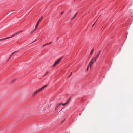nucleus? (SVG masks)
Listing matches in <instances>:
<instances>
[{
    "instance_id": "26",
    "label": "nucleus",
    "mask_w": 133,
    "mask_h": 133,
    "mask_svg": "<svg viewBox=\"0 0 133 133\" xmlns=\"http://www.w3.org/2000/svg\"><path fill=\"white\" fill-rule=\"evenodd\" d=\"M71 12V10H70V12Z\"/></svg>"
},
{
    "instance_id": "17",
    "label": "nucleus",
    "mask_w": 133,
    "mask_h": 133,
    "mask_svg": "<svg viewBox=\"0 0 133 133\" xmlns=\"http://www.w3.org/2000/svg\"><path fill=\"white\" fill-rule=\"evenodd\" d=\"M34 31H35V30H32L30 32V34H31Z\"/></svg>"
},
{
    "instance_id": "6",
    "label": "nucleus",
    "mask_w": 133,
    "mask_h": 133,
    "mask_svg": "<svg viewBox=\"0 0 133 133\" xmlns=\"http://www.w3.org/2000/svg\"><path fill=\"white\" fill-rule=\"evenodd\" d=\"M14 36H15V35H14V34L13 35L11 36V37H7V38H4L3 39H0V41L4 40H6V39H8L10 38H11L14 37Z\"/></svg>"
},
{
    "instance_id": "12",
    "label": "nucleus",
    "mask_w": 133,
    "mask_h": 133,
    "mask_svg": "<svg viewBox=\"0 0 133 133\" xmlns=\"http://www.w3.org/2000/svg\"><path fill=\"white\" fill-rule=\"evenodd\" d=\"M13 54L12 53L10 55V56L9 57V59H8V61L10 59V58H11V57L12 56V55Z\"/></svg>"
},
{
    "instance_id": "10",
    "label": "nucleus",
    "mask_w": 133,
    "mask_h": 133,
    "mask_svg": "<svg viewBox=\"0 0 133 133\" xmlns=\"http://www.w3.org/2000/svg\"><path fill=\"white\" fill-rule=\"evenodd\" d=\"M60 104H61V105H63V106H64L67 104V103H65L64 104H63L62 103H60Z\"/></svg>"
},
{
    "instance_id": "8",
    "label": "nucleus",
    "mask_w": 133,
    "mask_h": 133,
    "mask_svg": "<svg viewBox=\"0 0 133 133\" xmlns=\"http://www.w3.org/2000/svg\"><path fill=\"white\" fill-rule=\"evenodd\" d=\"M76 14L74 16H73V17H72V18L71 19V20H72L74 18H75V17H76Z\"/></svg>"
},
{
    "instance_id": "25",
    "label": "nucleus",
    "mask_w": 133,
    "mask_h": 133,
    "mask_svg": "<svg viewBox=\"0 0 133 133\" xmlns=\"http://www.w3.org/2000/svg\"><path fill=\"white\" fill-rule=\"evenodd\" d=\"M57 109V108H56V107H55V110H56V109Z\"/></svg>"
},
{
    "instance_id": "3",
    "label": "nucleus",
    "mask_w": 133,
    "mask_h": 133,
    "mask_svg": "<svg viewBox=\"0 0 133 133\" xmlns=\"http://www.w3.org/2000/svg\"><path fill=\"white\" fill-rule=\"evenodd\" d=\"M94 59V57H93L92 59L91 60V61H90V62L89 63V64L88 66L87 67V69H86V71H87L88 70V69L89 68V67L90 66V68L91 67V65H92L93 63L94 62H93V59Z\"/></svg>"
},
{
    "instance_id": "1",
    "label": "nucleus",
    "mask_w": 133,
    "mask_h": 133,
    "mask_svg": "<svg viewBox=\"0 0 133 133\" xmlns=\"http://www.w3.org/2000/svg\"><path fill=\"white\" fill-rule=\"evenodd\" d=\"M48 84H47L46 85L44 86L41 88L40 89H38V90H37L35 92H34L33 94V95L34 96L37 93H38V92L41 91L44 88H45L47 86Z\"/></svg>"
},
{
    "instance_id": "2",
    "label": "nucleus",
    "mask_w": 133,
    "mask_h": 133,
    "mask_svg": "<svg viewBox=\"0 0 133 133\" xmlns=\"http://www.w3.org/2000/svg\"><path fill=\"white\" fill-rule=\"evenodd\" d=\"M63 56H62L56 61L53 64V67H54L55 66L58 64L59 63L61 60L63 58Z\"/></svg>"
},
{
    "instance_id": "18",
    "label": "nucleus",
    "mask_w": 133,
    "mask_h": 133,
    "mask_svg": "<svg viewBox=\"0 0 133 133\" xmlns=\"http://www.w3.org/2000/svg\"><path fill=\"white\" fill-rule=\"evenodd\" d=\"M23 31L22 30H21L19 31H18V34H19V33H21Z\"/></svg>"
},
{
    "instance_id": "14",
    "label": "nucleus",
    "mask_w": 133,
    "mask_h": 133,
    "mask_svg": "<svg viewBox=\"0 0 133 133\" xmlns=\"http://www.w3.org/2000/svg\"><path fill=\"white\" fill-rule=\"evenodd\" d=\"M48 72H47L45 74V75H43V77H44V76H46L48 74Z\"/></svg>"
},
{
    "instance_id": "21",
    "label": "nucleus",
    "mask_w": 133,
    "mask_h": 133,
    "mask_svg": "<svg viewBox=\"0 0 133 133\" xmlns=\"http://www.w3.org/2000/svg\"><path fill=\"white\" fill-rule=\"evenodd\" d=\"M97 21H96L93 24V25L92 26V27H93L94 26V24H95V23Z\"/></svg>"
},
{
    "instance_id": "22",
    "label": "nucleus",
    "mask_w": 133,
    "mask_h": 133,
    "mask_svg": "<svg viewBox=\"0 0 133 133\" xmlns=\"http://www.w3.org/2000/svg\"><path fill=\"white\" fill-rule=\"evenodd\" d=\"M36 40H35L34 41H33V42H35L36 41Z\"/></svg>"
},
{
    "instance_id": "5",
    "label": "nucleus",
    "mask_w": 133,
    "mask_h": 133,
    "mask_svg": "<svg viewBox=\"0 0 133 133\" xmlns=\"http://www.w3.org/2000/svg\"><path fill=\"white\" fill-rule=\"evenodd\" d=\"M43 17V16L41 17L40 18L38 21L37 22V24L36 25V28H37V26H38V25L39 24V22L41 21Z\"/></svg>"
},
{
    "instance_id": "11",
    "label": "nucleus",
    "mask_w": 133,
    "mask_h": 133,
    "mask_svg": "<svg viewBox=\"0 0 133 133\" xmlns=\"http://www.w3.org/2000/svg\"><path fill=\"white\" fill-rule=\"evenodd\" d=\"M48 45V44H47V43H46V44H44L42 46V47H44V46L47 45Z\"/></svg>"
},
{
    "instance_id": "27",
    "label": "nucleus",
    "mask_w": 133,
    "mask_h": 133,
    "mask_svg": "<svg viewBox=\"0 0 133 133\" xmlns=\"http://www.w3.org/2000/svg\"><path fill=\"white\" fill-rule=\"evenodd\" d=\"M58 39V37H57V40Z\"/></svg>"
},
{
    "instance_id": "9",
    "label": "nucleus",
    "mask_w": 133,
    "mask_h": 133,
    "mask_svg": "<svg viewBox=\"0 0 133 133\" xmlns=\"http://www.w3.org/2000/svg\"><path fill=\"white\" fill-rule=\"evenodd\" d=\"M71 99V98H69V99H68V100L67 101V102L66 103H67V104H68V103L70 102V99Z\"/></svg>"
},
{
    "instance_id": "19",
    "label": "nucleus",
    "mask_w": 133,
    "mask_h": 133,
    "mask_svg": "<svg viewBox=\"0 0 133 133\" xmlns=\"http://www.w3.org/2000/svg\"><path fill=\"white\" fill-rule=\"evenodd\" d=\"M52 43V42H50L48 43H47V44H48V45H50V44H51Z\"/></svg>"
},
{
    "instance_id": "15",
    "label": "nucleus",
    "mask_w": 133,
    "mask_h": 133,
    "mask_svg": "<svg viewBox=\"0 0 133 133\" xmlns=\"http://www.w3.org/2000/svg\"><path fill=\"white\" fill-rule=\"evenodd\" d=\"M93 50L94 49H92V50H91V52H90V54L91 55H92V53H93Z\"/></svg>"
},
{
    "instance_id": "20",
    "label": "nucleus",
    "mask_w": 133,
    "mask_h": 133,
    "mask_svg": "<svg viewBox=\"0 0 133 133\" xmlns=\"http://www.w3.org/2000/svg\"><path fill=\"white\" fill-rule=\"evenodd\" d=\"M72 72H71V74H70V75L69 76V77H70L71 76V75H72Z\"/></svg>"
},
{
    "instance_id": "7",
    "label": "nucleus",
    "mask_w": 133,
    "mask_h": 133,
    "mask_svg": "<svg viewBox=\"0 0 133 133\" xmlns=\"http://www.w3.org/2000/svg\"><path fill=\"white\" fill-rule=\"evenodd\" d=\"M60 105H61L60 103H59L58 104L56 105V108H58V107H59V106H60Z\"/></svg>"
},
{
    "instance_id": "28",
    "label": "nucleus",
    "mask_w": 133,
    "mask_h": 133,
    "mask_svg": "<svg viewBox=\"0 0 133 133\" xmlns=\"http://www.w3.org/2000/svg\"><path fill=\"white\" fill-rule=\"evenodd\" d=\"M77 12L76 14V15H77Z\"/></svg>"
},
{
    "instance_id": "16",
    "label": "nucleus",
    "mask_w": 133,
    "mask_h": 133,
    "mask_svg": "<svg viewBox=\"0 0 133 133\" xmlns=\"http://www.w3.org/2000/svg\"><path fill=\"white\" fill-rule=\"evenodd\" d=\"M18 34V32H17L15 33V34H14V35L15 36V35H17Z\"/></svg>"
},
{
    "instance_id": "4",
    "label": "nucleus",
    "mask_w": 133,
    "mask_h": 133,
    "mask_svg": "<svg viewBox=\"0 0 133 133\" xmlns=\"http://www.w3.org/2000/svg\"><path fill=\"white\" fill-rule=\"evenodd\" d=\"M101 50L99 51V52L97 54L95 58H94V57H94V59H93V62H94L96 61V59H97V58L98 57H99V56L100 54V52H101Z\"/></svg>"
},
{
    "instance_id": "24",
    "label": "nucleus",
    "mask_w": 133,
    "mask_h": 133,
    "mask_svg": "<svg viewBox=\"0 0 133 133\" xmlns=\"http://www.w3.org/2000/svg\"><path fill=\"white\" fill-rule=\"evenodd\" d=\"M37 28H36V27H35V28L34 30H35V31L36 29Z\"/></svg>"
},
{
    "instance_id": "13",
    "label": "nucleus",
    "mask_w": 133,
    "mask_h": 133,
    "mask_svg": "<svg viewBox=\"0 0 133 133\" xmlns=\"http://www.w3.org/2000/svg\"><path fill=\"white\" fill-rule=\"evenodd\" d=\"M19 52V51L18 50L16 51H15L13 53H12L14 54L15 53L17 52Z\"/></svg>"
},
{
    "instance_id": "23",
    "label": "nucleus",
    "mask_w": 133,
    "mask_h": 133,
    "mask_svg": "<svg viewBox=\"0 0 133 133\" xmlns=\"http://www.w3.org/2000/svg\"><path fill=\"white\" fill-rule=\"evenodd\" d=\"M63 13H64V12H62L61 13V15H62Z\"/></svg>"
}]
</instances>
